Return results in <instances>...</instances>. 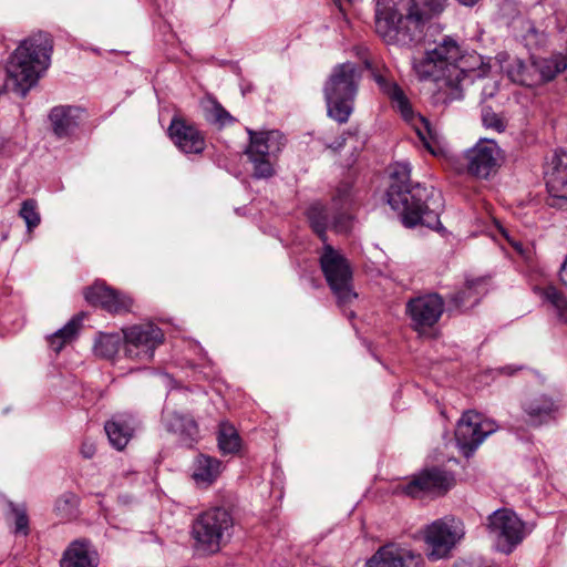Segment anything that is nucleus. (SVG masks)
I'll return each mask as SVG.
<instances>
[{"label": "nucleus", "mask_w": 567, "mask_h": 567, "mask_svg": "<svg viewBox=\"0 0 567 567\" xmlns=\"http://www.w3.org/2000/svg\"><path fill=\"white\" fill-rule=\"evenodd\" d=\"M447 0H408L405 14L384 1L375 10V32L388 44L410 45L423 37L425 25L446 8Z\"/></svg>", "instance_id": "nucleus-1"}, {"label": "nucleus", "mask_w": 567, "mask_h": 567, "mask_svg": "<svg viewBox=\"0 0 567 567\" xmlns=\"http://www.w3.org/2000/svg\"><path fill=\"white\" fill-rule=\"evenodd\" d=\"M411 167L409 163H395L391 172V185L388 190V202L395 210H401L403 223L413 227L417 224L435 228L439 224V206L430 207L427 202L437 199L440 194L433 188L427 189L421 185H411Z\"/></svg>", "instance_id": "nucleus-2"}, {"label": "nucleus", "mask_w": 567, "mask_h": 567, "mask_svg": "<svg viewBox=\"0 0 567 567\" xmlns=\"http://www.w3.org/2000/svg\"><path fill=\"white\" fill-rule=\"evenodd\" d=\"M457 58L460 45L454 39L444 37L413 61V70L419 80L437 84L439 89L434 94L436 103L450 104L463 99V89L453 82V72H457L454 61Z\"/></svg>", "instance_id": "nucleus-3"}, {"label": "nucleus", "mask_w": 567, "mask_h": 567, "mask_svg": "<svg viewBox=\"0 0 567 567\" xmlns=\"http://www.w3.org/2000/svg\"><path fill=\"white\" fill-rule=\"evenodd\" d=\"M52 41L47 33L39 32L23 40L10 55L6 70L12 90L25 96L43 70L49 65Z\"/></svg>", "instance_id": "nucleus-4"}, {"label": "nucleus", "mask_w": 567, "mask_h": 567, "mask_svg": "<svg viewBox=\"0 0 567 567\" xmlns=\"http://www.w3.org/2000/svg\"><path fill=\"white\" fill-rule=\"evenodd\" d=\"M361 73L351 62L333 68L326 85L324 99L328 115L339 123H346L353 111Z\"/></svg>", "instance_id": "nucleus-5"}, {"label": "nucleus", "mask_w": 567, "mask_h": 567, "mask_svg": "<svg viewBox=\"0 0 567 567\" xmlns=\"http://www.w3.org/2000/svg\"><path fill=\"white\" fill-rule=\"evenodd\" d=\"M374 80L391 99L393 106L401 113L403 118L413 124L417 136L426 150L434 156L445 155V145L440 134L426 118L414 114L404 92L395 83L388 81L381 74H375Z\"/></svg>", "instance_id": "nucleus-6"}, {"label": "nucleus", "mask_w": 567, "mask_h": 567, "mask_svg": "<svg viewBox=\"0 0 567 567\" xmlns=\"http://www.w3.org/2000/svg\"><path fill=\"white\" fill-rule=\"evenodd\" d=\"M249 145L246 150L256 178H269L275 174V162L285 146V136L277 130L254 131L247 128Z\"/></svg>", "instance_id": "nucleus-7"}, {"label": "nucleus", "mask_w": 567, "mask_h": 567, "mask_svg": "<svg viewBox=\"0 0 567 567\" xmlns=\"http://www.w3.org/2000/svg\"><path fill=\"white\" fill-rule=\"evenodd\" d=\"M233 519L229 513L223 508L206 511L193 524V537L195 547L204 554L219 551L229 536Z\"/></svg>", "instance_id": "nucleus-8"}, {"label": "nucleus", "mask_w": 567, "mask_h": 567, "mask_svg": "<svg viewBox=\"0 0 567 567\" xmlns=\"http://www.w3.org/2000/svg\"><path fill=\"white\" fill-rule=\"evenodd\" d=\"M462 520L446 516L432 522L422 530L426 545V556L431 560L446 558L456 544L464 537Z\"/></svg>", "instance_id": "nucleus-9"}, {"label": "nucleus", "mask_w": 567, "mask_h": 567, "mask_svg": "<svg viewBox=\"0 0 567 567\" xmlns=\"http://www.w3.org/2000/svg\"><path fill=\"white\" fill-rule=\"evenodd\" d=\"M122 332L125 357L143 363L153 359L155 349L164 341L161 328L151 322L133 324Z\"/></svg>", "instance_id": "nucleus-10"}, {"label": "nucleus", "mask_w": 567, "mask_h": 567, "mask_svg": "<svg viewBox=\"0 0 567 567\" xmlns=\"http://www.w3.org/2000/svg\"><path fill=\"white\" fill-rule=\"evenodd\" d=\"M320 265L327 282L339 301L351 302L357 295L352 290V271L347 259L331 245H324Z\"/></svg>", "instance_id": "nucleus-11"}, {"label": "nucleus", "mask_w": 567, "mask_h": 567, "mask_svg": "<svg viewBox=\"0 0 567 567\" xmlns=\"http://www.w3.org/2000/svg\"><path fill=\"white\" fill-rule=\"evenodd\" d=\"M566 69L567 49L564 54L559 53L548 59L534 60L530 66H526L522 61L516 60L507 72L513 82L523 85H535L553 80Z\"/></svg>", "instance_id": "nucleus-12"}, {"label": "nucleus", "mask_w": 567, "mask_h": 567, "mask_svg": "<svg viewBox=\"0 0 567 567\" xmlns=\"http://www.w3.org/2000/svg\"><path fill=\"white\" fill-rule=\"evenodd\" d=\"M496 430L497 425L493 420L485 419L475 411H466L457 422L455 440L464 455L470 456Z\"/></svg>", "instance_id": "nucleus-13"}, {"label": "nucleus", "mask_w": 567, "mask_h": 567, "mask_svg": "<svg viewBox=\"0 0 567 567\" xmlns=\"http://www.w3.org/2000/svg\"><path fill=\"white\" fill-rule=\"evenodd\" d=\"M488 532L497 540L498 547L511 553L525 537V526L519 517L508 508L495 511L488 517Z\"/></svg>", "instance_id": "nucleus-14"}, {"label": "nucleus", "mask_w": 567, "mask_h": 567, "mask_svg": "<svg viewBox=\"0 0 567 567\" xmlns=\"http://www.w3.org/2000/svg\"><path fill=\"white\" fill-rule=\"evenodd\" d=\"M502 161V151L492 140H481L464 153L466 172L477 178L486 179L495 174Z\"/></svg>", "instance_id": "nucleus-15"}, {"label": "nucleus", "mask_w": 567, "mask_h": 567, "mask_svg": "<svg viewBox=\"0 0 567 567\" xmlns=\"http://www.w3.org/2000/svg\"><path fill=\"white\" fill-rule=\"evenodd\" d=\"M444 312V300L437 293L415 297L406 303L411 327L422 334L434 327Z\"/></svg>", "instance_id": "nucleus-16"}, {"label": "nucleus", "mask_w": 567, "mask_h": 567, "mask_svg": "<svg viewBox=\"0 0 567 567\" xmlns=\"http://www.w3.org/2000/svg\"><path fill=\"white\" fill-rule=\"evenodd\" d=\"M454 485L452 474L437 467L423 470L399 489L411 497L419 498L425 494L443 495Z\"/></svg>", "instance_id": "nucleus-17"}, {"label": "nucleus", "mask_w": 567, "mask_h": 567, "mask_svg": "<svg viewBox=\"0 0 567 567\" xmlns=\"http://www.w3.org/2000/svg\"><path fill=\"white\" fill-rule=\"evenodd\" d=\"M84 298L89 303L99 306L111 313L128 312L134 303L128 295L100 282L89 287L84 291Z\"/></svg>", "instance_id": "nucleus-18"}, {"label": "nucleus", "mask_w": 567, "mask_h": 567, "mask_svg": "<svg viewBox=\"0 0 567 567\" xmlns=\"http://www.w3.org/2000/svg\"><path fill=\"white\" fill-rule=\"evenodd\" d=\"M369 567H422L423 558L408 548L393 544L381 547L368 561Z\"/></svg>", "instance_id": "nucleus-19"}, {"label": "nucleus", "mask_w": 567, "mask_h": 567, "mask_svg": "<svg viewBox=\"0 0 567 567\" xmlns=\"http://www.w3.org/2000/svg\"><path fill=\"white\" fill-rule=\"evenodd\" d=\"M174 144L186 154H200L205 146V137L193 124L174 118L168 127Z\"/></svg>", "instance_id": "nucleus-20"}, {"label": "nucleus", "mask_w": 567, "mask_h": 567, "mask_svg": "<svg viewBox=\"0 0 567 567\" xmlns=\"http://www.w3.org/2000/svg\"><path fill=\"white\" fill-rule=\"evenodd\" d=\"M548 193L567 200V153L554 154L545 172Z\"/></svg>", "instance_id": "nucleus-21"}, {"label": "nucleus", "mask_w": 567, "mask_h": 567, "mask_svg": "<svg viewBox=\"0 0 567 567\" xmlns=\"http://www.w3.org/2000/svg\"><path fill=\"white\" fill-rule=\"evenodd\" d=\"M557 409L554 400L545 394H532L523 402V410L527 416L526 422L532 425L549 421Z\"/></svg>", "instance_id": "nucleus-22"}, {"label": "nucleus", "mask_w": 567, "mask_h": 567, "mask_svg": "<svg viewBox=\"0 0 567 567\" xmlns=\"http://www.w3.org/2000/svg\"><path fill=\"white\" fill-rule=\"evenodd\" d=\"M97 555L87 543L75 540L64 551L61 567H96Z\"/></svg>", "instance_id": "nucleus-23"}, {"label": "nucleus", "mask_w": 567, "mask_h": 567, "mask_svg": "<svg viewBox=\"0 0 567 567\" xmlns=\"http://www.w3.org/2000/svg\"><path fill=\"white\" fill-rule=\"evenodd\" d=\"M128 421H133L132 416L125 420L123 415H116L113 420L105 423V432L110 443L118 451L127 445L133 435L134 429Z\"/></svg>", "instance_id": "nucleus-24"}, {"label": "nucleus", "mask_w": 567, "mask_h": 567, "mask_svg": "<svg viewBox=\"0 0 567 567\" xmlns=\"http://www.w3.org/2000/svg\"><path fill=\"white\" fill-rule=\"evenodd\" d=\"M221 472V462L217 458L199 455L195 462L193 478L198 485L212 484Z\"/></svg>", "instance_id": "nucleus-25"}, {"label": "nucleus", "mask_w": 567, "mask_h": 567, "mask_svg": "<svg viewBox=\"0 0 567 567\" xmlns=\"http://www.w3.org/2000/svg\"><path fill=\"white\" fill-rule=\"evenodd\" d=\"M483 61L482 56L476 54L475 52L462 54L460 50V58L457 61H454V68L457 72H453V82L462 89V81L473 74L477 73L478 76L484 74V70H482Z\"/></svg>", "instance_id": "nucleus-26"}, {"label": "nucleus", "mask_w": 567, "mask_h": 567, "mask_svg": "<svg viewBox=\"0 0 567 567\" xmlns=\"http://www.w3.org/2000/svg\"><path fill=\"white\" fill-rule=\"evenodd\" d=\"M218 447L223 454H234L240 450L241 440L237 430L228 422H221L218 430Z\"/></svg>", "instance_id": "nucleus-27"}, {"label": "nucleus", "mask_w": 567, "mask_h": 567, "mask_svg": "<svg viewBox=\"0 0 567 567\" xmlns=\"http://www.w3.org/2000/svg\"><path fill=\"white\" fill-rule=\"evenodd\" d=\"M164 422L167 430L174 433H179L190 437L197 433V425L188 415H183L177 412H168L164 416Z\"/></svg>", "instance_id": "nucleus-28"}, {"label": "nucleus", "mask_w": 567, "mask_h": 567, "mask_svg": "<svg viewBox=\"0 0 567 567\" xmlns=\"http://www.w3.org/2000/svg\"><path fill=\"white\" fill-rule=\"evenodd\" d=\"M71 112V107L58 106L50 113L53 131L60 137L66 135L75 126V121Z\"/></svg>", "instance_id": "nucleus-29"}, {"label": "nucleus", "mask_w": 567, "mask_h": 567, "mask_svg": "<svg viewBox=\"0 0 567 567\" xmlns=\"http://www.w3.org/2000/svg\"><path fill=\"white\" fill-rule=\"evenodd\" d=\"M122 343L123 337L116 333H101L94 344L95 354L111 359L118 352Z\"/></svg>", "instance_id": "nucleus-30"}, {"label": "nucleus", "mask_w": 567, "mask_h": 567, "mask_svg": "<svg viewBox=\"0 0 567 567\" xmlns=\"http://www.w3.org/2000/svg\"><path fill=\"white\" fill-rule=\"evenodd\" d=\"M537 290L540 297L556 309L560 319L567 321V296L551 285Z\"/></svg>", "instance_id": "nucleus-31"}, {"label": "nucleus", "mask_w": 567, "mask_h": 567, "mask_svg": "<svg viewBox=\"0 0 567 567\" xmlns=\"http://www.w3.org/2000/svg\"><path fill=\"white\" fill-rule=\"evenodd\" d=\"M487 291L486 280L483 278L471 279L466 281L465 289L453 297L456 307L466 305L470 299L477 295H484Z\"/></svg>", "instance_id": "nucleus-32"}, {"label": "nucleus", "mask_w": 567, "mask_h": 567, "mask_svg": "<svg viewBox=\"0 0 567 567\" xmlns=\"http://www.w3.org/2000/svg\"><path fill=\"white\" fill-rule=\"evenodd\" d=\"M79 327L80 321L78 319H72L70 322H68L62 329H60L50 338L51 348L55 352H59L63 348L64 343L72 340V338L78 332Z\"/></svg>", "instance_id": "nucleus-33"}, {"label": "nucleus", "mask_w": 567, "mask_h": 567, "mask_svg": "<svg viewBox=\"0 0 567 567\" xmlns=\"http://www.w3.org/2000/svg\"><path fill=\"white\" fill-rule=\"evenodd\" d=\"M308 218L310 220L311 227L313 230L320 236V238L324 241L326 236V227H327V216L323 207L320 205H313L308 209Z\"/></svg>", "instance_id": "nucleus-34"}, {"label": "nucleus", "mask_w": 567, "mask_h": 567, "mask_svg": "<svg viewBox=\"0 0 567 567\" xmlns=\"http://www.w3.org/2000/svg\"><path fill=\"white\" fill-rule=\"evenodd\" d=\"M19 215L25 221L29 231H32L40 224V214L33 199H27L22 203Z\"/></svg>", "instance_id": "nucleus-35"}, {"label": "nucleus", "mask_w": 567, "mask_h": 567, "mask_svg": "<svg viewBox=\"0 0 567 567\" xmlns=\"http://www.w3.org/2000/svg\"><path fill=\"white\" fill-rule=\"evenodd\" d=\"M206 116L209 121L220 126L230 124L234 121L233 116L219 103L213 100L206 106Z\"/></svg>", "instance_id": "nucleus-36"}, {"label": "nucleus", "mask_w": 567, "mask_h": 567, "mask_svg": "<svg viewBox=\"0 0 567 567\" xmlns=\"http://www.w3.org/2000/svg\"><path fill=\"white\" fill-rule=\"evenodd\" d=\"M78 497L72 493H65L55 502V511L64 517L71 516L78 506Z\"/></svg>", "instance_id": "nucleus-37"}, {"label": "nucleus", "mask_w": 567, "mask_h": 567, "mask_svg": "<svg viewBox=\"0 0 567 567\" xmlns=\"http://www.w3.org/2000/svg\"><path fill=\"white\" fill-rule=\"evenodd\" d=\"M482 121L486 128H492L498 133L506 128V121L491 109L483 110Z\"/></svg>", "instance_id": "nucleus-38"}, {"label": "nucleus", "mask_w": 567, "mask_h": 567, "mask_svg": "<svg viewBox=\"0 0 567 567\" xmlns=\"http://www.w3.org/2000/svg\"><path fill=\"white\" fill-rule=\"evenodd\" d=\"M546 37L543 32H539L534 27H529L527 29L526 34L524 35V41L526 47L528 48H537L545 43Z\"/></svg>", "instance_id": "nucleus-39"}, {"label": "nucleus", "mask_w": 567, "mask_h": 567, "mask_svg": "<svg viewBox=\"0 0 567 567\" xmlns=\"http://www.w3.org/2000/svg\"><path fill=\"white\" fill-rule=\"evenodd\" d=\"M351 227V218L347 214H341L333 221V228L339 233H347Z\"/></svg>", "instance_id": "nucleus-40"}, {"label": "nucleus", "mask_w": 567, "mask_h": 567, "mask_svg": "<svg viewBox=\"0 0 567 567\" xmlns=\"http://www.w3.org/2000/svg\"><path fill=\"white\" fill-rule=\"evenodd\" d=\"M16 513V532L27 534L28 517L23 511L14 509Z\"/></svg>", "instance_id": "nucleus-41"}, {"label": "nucleus", "mask_w": 567, "mask_h": 567, "mask_svg": "<svg viewBox=\"0 0 567 567\" xmlns=\"http://www.w3.org/2000/svg\"><path fill=\"white\" fill-rule=\"evenodd\" d=\"M80 452L84 458H92L96 452V446L91 441H84L81 445Z\"/></svg>", "instance_id": "nucleus-42"}, {"label": "nucleus", "mask_w": 567, "mask_h": 567, "mask_svg": "<svg viewBox=\"0 0 567 567\" xmlns=\"http://www.w3.org/2000/svg\"><path fill=\"white\" fill-rule=\"evenodd\" d=\"M502 234L507 238L511 245L516 249L517 252L524 255L523 244L519 241L512 240L505 229H501Z\"/></svg>", "instance_id": "nucleus-43"}, {"label": "nucleus", "mask_w": 567, "mask_h": 567, "mask_svg": "<svg viewBox=\"0 0 567 567\" xmlns=\"http://www.w3.org/2000/svg\"><path fill=\"white\" fill-rule=\"evenodd\" d=\"M458 2H461L462 4L464 6H473L475 4L478 0H457Z\"/></svg>", "instance_id": "nucleus-44"}]
</instances>
